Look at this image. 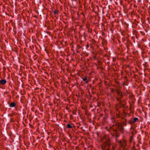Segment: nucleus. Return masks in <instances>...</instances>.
Masks as SVG:
<instances>
[{
    "mask_svg": "<svg viewBox=\"0 0 150 150\" xmlns=\"http://www.w3.org/2000/svg\"><path fill=\"white\" fill-rule=\"evenodd\" d=\"M115 126H114V127H115ZM116 128H117V130H120L121 132H122L123 130V129L122 126V125L121 124H118L116 126Z\"/></svg>",
    "mask_w": 150,
    "mask_h": 150,
    "instance_id": "1",
    "label": "nucleus"
},
{
    "mask_svg": "<svg viewBox=\"0 0 150 150\" xmlns=\"http://www.w3.org/2000/svg\"><path fill=\"white\" fill-rule=\"evenodd\" d=\"M109 141V140L107 136H105V138L102 139V141L104 142H105L106 144H107L108 146H109V144L108 142Z\"/></svg>",
    "mask_w": 150,
    "mask_h": 150,
    "instance_id": "2",
    "label": "nucleus"
},
{
    "mask_svg": "<svg viewBox=\"0 0 150 150\" xmlns=\"http://www.w3.org/2000/svg\"><path fill=\"white\" fill-rule=\"evenodd\" d=\"M118 142L120 143L121 146L123 147H125L126 146V142L124 140H123L122 141H118Z\"/></svg>",
    "mask_w": 150,
    "mask_h": 150,
    "instance_id": "3",
    "label": "nucleus"
},
{
    "mask_svg": "<svg viewBox=\"0 0 150 150\" xmlns=\"http://www.w3.org/2000/svg\"><path fill=\"white\" fill-rule=\"evenodd\" d=\"M6 83V81L5 79H1L0 80V83L2 85H4Z\"/></svg>",
    "mask_w": 150,
    "mask_h": 150,
    "instance_id": "4",
    "label": "nucleus"
},
{
    "mask_svg": "<svg viewBox=\"0 0 150 150\" xmlns=\"http://www.w3.org/2000/svg\"><path fill=\"white\" fill-rule=\"evenodd\" d=\"M16 105V103L14 102H12L10 104V106L11 107H14Z\"/></svg>",
    "mask_w": 150,
    "mask_h": 150,
    "instance_id": "5",
    "label": "nucleus"
},
{
    "mask_svg": "<svg viewBox=\"0 0 150 150\" xmlns=\"http://www.w3.org/2000/svg\"><path fill=\"white\" fill-rule=\"evenodd\" d=\"M138 118H134L133 120V121H132V122L133 123H134L136 121L138 120Z\"/></svg>",
    "mask_w": 150,
    "mask_h": 150,
    "instance_id": "6",
    "label": "nucleus"
},
{
    "mask_svg": "<svg viewBox=\"0 0 150 150\" xmlns=\"http://www.w3.org/2000/svg\"><path fill=\"white\" fill-rule=\"evenodd\" d=\"M83 81H86V83L88 82L87 78H84L83 79Z\"/></svg>",
    "mask_w": 150,
    "mask_h": 150,
    "instance_id": "7",
    "label": "nucleus"
},
{
    "mask_svg": "<svg viewBox=\"0 0 150 150\" xmlns=\"http://www.w3.org/2000/svg\"><path fill=\"white\" fill-rule=\"evenodd\" d=\"M117 93H118V94L119 95V96L120 97H121V96H122V94H121V93L119 91H118L117 92Z\"/></svg>",
    "mask_w": 150,
    "mask_h": 150,
    "instance_id": "8",
    "label": "nucleus"
},
{
    "mask_svg": "<svg viewBox=\"0 0 150 150\" xmlns=\"http://www.w3.org/2000/svg\"><path fill=\"white\" fill-rule=\"evenodd\" d=\"M67 127L68 128H71L72 127H71V125H70L69 124H67Z\"/></svg>",
    "mask_w": 150,
    "mask_h": 150,
    "instance_id": "9",
    "label": "nucleus"
},
{
    "mask_svg": "<svg viewBox=\"0 0 150 150\" xmlns=\"http://www.w3.org/2000/svg\"><path fill=\"white\" fill-rule=\"evenodd\" d=\"M58 11L57 10H55L54 11V13L55 14H57L58 13Z\"/></svg>",
    "mask_w": 150,
    "mask_h": 150,
    "instance_id": "10",
    "label": "nucleus"
},
{
    "mask_svg": "<svg viewBox=\"0 0 150 150\" xmlns=\"http://www.w3.org/2000/svg\"><path fill=\"white\" fill-rule=\"evenodd\" d=\"M118 137H119V136H118V135L116 134V137H117V138Z\"/></svg>",
    "mask_w": 150,
    "mask_h": 150,
    "instance_id": "11",
    "label": "nucleus"
},
{
    "mask_svg": "<svg viewBox=\"0 0 150 150\" xmlns=\"http://www.w3.org/2000/svg\"><path fill=\"white\" fill-rule=\"evenodd\" d=\"M105 149H107L108 150H109L108 148H107V147H106V148Z\"/></svg>",
    "mask_w": 150,
    "mask_h": 150,
    "instance_id": "12",
    "label": "nucleus"
},
{
    "mask_svg": "<svg viewBox=\"0 0 150 150\" xmlns=\"http://www.w3.org/2000/svg\"><path fill=\"white\" fill-rule=\"evenodd\" d=\"M118 98V97L117 98V100H119V99ZM120 98V97H119Z\"/></svg>",
    "mask_w": 150,
    "mask_h": 150,
    "instance_id": "13",
    "label": "nucleus"
},
{
    "mask_svg": "<svg viewBox=\"0 0 150 150\" xmlns=\"http://www.w3.org/2000/svg\"><path fill=\"white\" fill-rule=\"evenodd\" d=\"M46 19H47V15H46Z\"/></svg>",
    "mask_w": 150,
    "mask_h": 150,
    "instance_id": "14",
    "label": "nucleus"
},
{
    "mask_svg": "<svg viewBox=\"0 0 150 150\" xmlns=\"http://www.w3.org/2000/svg\"><path fill=\"white\" fill-rule=\"evenodd\" d=\"M45 50L46 52H47V51L46 50V49H45Z\"/></svg>",
    "mask_w": 150,
    "mask_h": 150,
    "instance_id": "15",
    "label": "nucleus"
},
{
    "mask_svg": "<svg viewBox=\"0 0 150 150\" xmlns=\"http://www.w3.org/2000/svg\"><path fill=\"white\" fill-rule=\"evenodd\" d=\"M120 103H121V101H120Z\"/></svg>",
    "mask_w": 150,
    "mask_h": 150,
    "instance_id": "16",
    "label": "nucleus"
},
{
    "mask_svg": "<svg viewBox=\"0 0 150 150\" xmlns=\"http://www.w3.org/2000/svg\"><path fill=\"white\" fill-rule=\"evenodd\" d=\"M49 145L50 146H51L50 144H49Z\"/></svg>",
    "mask_w": 150,
    "mask_h": 150,
    "instance_id": "17",
    "label": "nucleus"
}]
</instances>
